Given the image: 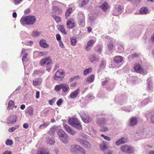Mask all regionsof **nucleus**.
Listing matches in <instances>:
<instances>
[{"label":"nucleus","instance_id":"8","mask_svg":"<svg viewBox=\"0 0 154 154\" xmlns=\"http://www.w3.org/2000/svg\"><path fill=\"white\" fill-rule=\"evenodd\" d=\"M51 60L49 57H46L42 59L40 61V63L41 66H44L46 64L47 66H50L51 65Z\"/></svg>","mask_w":154,"mask_h":154},{"label":"nucleus","instance_id":"58","mask_svg":"<svg viewBox=\"0 0 154 154\" xmlns=\"http://www.w3.org/2000/svg\"><path fill=\"white\" fill-rule=\"evenodd\" d=\"M100 130L102 132L106 131L108 130V128L106 127H103L101 128L100 129Z\"/></svg>","mask_w":154,"mask_h":154},{"label":"nucleus","instance_id":"24","mask_svg":"<svg viewBox=\"0 0 154 154\" xmlns=\"http://www.w3.org/2000/svg\"><path fill=\"white\" fill-rule=\"evenodd\" d=\"M36 154H50V153L47 149H41L37 151Z\"/></svg>","mask_w":154,"mask_h":154},{"label":"nucleus","instance_id":"6","mask_svg":"<svg viewBox=\"0 0 154 154\" xmlns=\"http://www.w3.org/2000/svg\"><path fill=\"white\" fill-rule=\"evenodd\" d=\"M123 9V6L122 5L116 6L115 7L112 12V14L116 16H118L122 13Z\"/></svg>","mask_w":154,"mask_h":154},{"label":"nucleus","instance_id":"47","mask_svg":"<svg viewBox=\"0 0 154 154\" xmlns=\"http://www.w3.org/2000/svg\"><path fill=\"white\" fill-rule=\"evenodd\" d=\"M52 16L57 23L59 22L61 20V18L58 16L54 15H52Z\"/></svg>","mask_w":154,"mask_h":154},{"label":"nucleus","instance_id":"60","mask_svg":"<svg viewBox=\"0 0 154 154\" xmlns=\"http://www.w3.org/2000/svg\"><path fill=\"white\" fill-rule=\"evenodd\" d=\"M87 97L89 99H93L94 98V97L91 94H88Z\"/></svg>","mask_w":154,"mask_h":154},{"label":"nucleus","instance_id":"5","mask_svg":"<svg viewBox=\"0 0 154 154\" xmlns=\"http://www.w3.org/2000/svg\"><path fill=\"white\" fill-rule=\"evenodd\" d=\"M57 134L62 142L64 143H66L68 137L67 134L61 130L57 131Z\"/></svg>","mask_w":154,"mask_h":154},{"label":"nucleus","instance_id":"56","mask_svg":"<svg viewBox=\"0 0 154 154\" xmlns=\"http://www.w3.org/2000/svg\"><path fill=\"white\" fill-rule=\"evenodd\" d=\"M23 0H13L14 4L15 5H17L20 4Z\"/></svg>","mask_w":154,"mask_h":154},{"label":"nucleus","instance_id":"12","mask_svg":"<svg viewBox=\"0 0 154 154\" xmlns=\"http://www.w3.org/2000/svg\"><path fill=\"white\" fill-rule=\"evenodd\" d=\"M17 116L15 115H11L8 118L7 123L8 124H13L15 122L17 119Z\"/></svg>","mask_w":154,"mask_h":154},{"label":"nucleus","instance_id":"16","mask_svg":"<svg viewBox=\"0 0 154 154\" xmlns=\"http://www.w3.org/2000/svg\"><path fill=\"white\" fill-rule=\"evenodd\" d=\"M80 148V146L76 145H72L70 148V150L72 152L76 153Z\"/></svg>","mask_w":154,"mask_h":154},{"label":"nucleus","instance_id":"42","mask_svg":"<svg viewBox=\"0 0 154 154\" xmlns=\"http://www.w3.org/2000/svg\"><path fill=\"white\" fill-rule=\"evenodd\" d=\"M55 129L54 127H52L51 128L49 131L48 132V134L51 135L52 136H54L55 134Z\"/></svg>","mask_w":154,"mask_h":154},{"label":"nucleus","instance_id":"37","mask_svg":"<svg viewBox=\"0 0 154 154\" xmlns=\"http://www.w3.org/2000/svg\"><path fill=\"white\" fill-rule=\"evenodd\" d=\"M33 109L30 107H28L27 108L26 110V112L30 116H32L33 114Z\"/></svg>","mask_w":154,"mask_h":154},{"label":"nucleus","instance_id":"7","mask_svg":"<svg viewBox=\"0 0 154 154\" xmlns=\"http://www.w3.org/2000/svg\"><path fill=\"white\" fill-rule=\"evenodd\" d=\"M64 72L62 69L58 70L56 72L54 79L58 81H61L64 78V76H59V75H60L61 76H64Z\"/></svg>","mask_w":154,"mask_h":154},{"label":"nucleus","instance_id":"41","mask_svg":"<svg viewBox=\"0 0 154 154\" xmlns=\"http://www.w3.org/2000/svg\"><path fill=\"white\" fill-rule=\"evenodd\" d=\"M48 144H49L52 145L55 142L54 138L52 137H48L47 139Z\"/></svg>","mask_w":154,"mask_h":154},{"label":"nucleus","instance_id":"57","mask_svg":"<svg viewBox=\"0 0 154 154\" xmlns=\"http://www.w3.org/2000/svg\"><path fill=\"white\" fill-rule=\"evenodd\" d=\"M105 66V61L103 60L101 61L100 65V68H104Z\"/></svg>","mask_w":154,"mask_h":154},{"label":"nucleus","instance_id":"4","mask_svg":"<svg viewBox=\"0 0 154 154\" xmlns=\"http://www.w3.org/2000/svg\"><path fill=\"white\" fill-rule=\"evenodd\" d=\"M120 149L122 152L129 154L133 153L134 151V149L132 146L126 145L122 146Z\"/></svg>","mask_w":154,"mask_h":154},{"label":"nucleus","instance_id":"36","mask_svg":"<svg viewBox=\"0 0 154 154\" xmlns=\"http://www.w3.org/2000/svg\"><path fill=\"white\" fill-rule=\"evenodd\" d=\"M147 83L148 87V91L149 92H151L152 91V88L151 85L152 84V82L150 79H148L147 80Z\"/></svg>","mask_w":154,"mask_h":154},{"label":"nucleus","instance_id":"49","mask_svg":"<svg viewBox=\"0 0 154 154\" xmlns=\"http://www.w3.org/2000/svg\"><path fill=\"white\" fill-rule=\"evenodd\" d=\"M76 140L80 144L82 145L85 140L79 138H77L76 139Z\"/></svg>","mask_w":154,"mask_h":154},{"label":"nucleus","instance_id":"44","mask_svg":"<svg viewBox=\"0 0 154 154\" xmlns=\"http://www.w3.org/2000/svg\"><path fill=\"white\" fill-rule=\"evenodd\" d=\"M82 146L85 148H89L90 147V144L88 141L85 140Z\"/></svg>","mask_w":154,"mask_h":154},{"label":"nucleus","instance_id":"34","mask_svg":"<svg viewBox=\"0 0 154 154\" xmlns=\"http://www.w3.org/2000/svg\"><path fill=\"white\" fill-rule=\"evenodd\" d=\"M70 42L71 45L73 46H75L77 42L76 37L75 36L71 37L70 38Z\"/></svg>","mask_w":154,"mask_h":154},{"label":"nucleus","instance_id":"43","mask_svg":"<svg viewBox=\"0 0 154 154\" xmlns=\"http://www.w3.org/2000/svg\"><path fill=\"white\" fill-rule=\"evenodd\" d=\"M72 11V9L71 8H69L66 10L65 13V16L66 17L71 14Z\"/></svg>","mask_w":154,"mask_h":154},{"label":"nucleus","instance_id":"39","mask_svg":"<svg viewBox=\"0 0 154 154\" xmlns=\"http://www.w3.org/2000/svg\"><path fill=\"white\" fill-rule=\"evenodd\" d=\"M14 103L13 100H11L9 101L7 108L8 109L10 110V109H12L14 107Z\"/></svg>","mask_w":154,"mask_h":154},{"label":"nucleus","instance_id":"9","mask_svg":"<svg viewBox=\"0 0 154 154\" xmlns=\"http://www.w3.org/2000/svg\"><path fill=\"white\" fill-rule=\"evenodd\" d=\"M76 25V23L73 19H69L66 22V26L68 29L74 28Z\"/></svg>","mask_w":154,"mask_h":154},{"label":"nucleus","instance_id":"45","mask_svg":"<svg viewBox=\"0 0 154 154\" xmlns=\"http://www.w3.org/2000/svg\"><path fill=\"white\" fill-rule=\"evenodd\" d=\"M92 71V68H89L85 70L83 72V74L86 75L90 73Z\"/></svg>","mask_w":154,"mask_h":154},{"label":"nucleus","instance_id":"35","mask_svg":"<svg viewBox=\"0 0 154 154\" xmlns=\"http://www.w3.org/2000/svg\"><path fill=\"white\" fill-rule=\"evenodd\" d=\"M151 101V100L149 98H146L140 102V105L141 106H143L147 104Z\"/></svg>","mask_w":154,"mask_h":154},{"label":"nucleus","instance_id":"13","mask_svg":"<svg viewBox=\"0 0 154 154\" xmlns=\"http://www.w3.org/2000/svg\"><path fill=\"white\" fill-rule=\"evenodd\" d=\"M134 137L138 140L145 138L143 131H138L134 134Z\"/></svg>","mask_w":154,"mask_h":154},{"label":"nucleus","instance_id":"1","mask_svg":"<svg viewBox=\"0 0 154 154\" xmlns=\"http://www.w3.org/2000/svg\"><path fill=\"white\" fill-rule=\"evenodd\" d=\"M36 21L35 17L33 16H28L23 17L20 20V22L23 25H32Z\"/></svg>","mask_w":154,"mask_h":154},{"label":"nucleus","instance_id":"61","mask_svg":"<svg viewBox=\"0 0 154 154\" xmlns=\"http://www.w3.org/2000/svg\"><path fill=\"white\" fill-rule=\"evenodd\" d=\"M79 76H75L74 77H73L71 78L70 79H69V81L70 82H72L76 78H77V79H78V78H79Z\"/></svg>","mask_w":154,"mask_h":154},{"label":"nucleus","instance_id":"53","mask_svg":"<svg viewBox=\"0 0 154 154\" xmlns=\"http://www.w3.org/2000/svg\"><path fill=\"white\" fill-rule=\"evenodd\" d=\"M6 144L8 146H11L13 144V142L11 140L8 139L6 141Z\"/></svg>","mask_w":154,"mask_h":154},{"label":"nucleus","instance_id":"64","mask_svg":"<svg viewBox=\"0 0 154 154\" xmlns=\"http://www.w3.org/2000/svg\"><path fill=\"white\" fill-rule=\"evenodd\" d=\"M105 154H112V152L110 150H108L105 152Z\"/></svg>","mask_w":154,"mask_h":154},{"label":"nucleus","instance_id":"63","mask_svg":"<svg viewBox=\"0 0 154 154\" xmlns=\"http://www.w3.org/2000/svg\"><path fill=\"white\" fill-rule=\"evenodd\" d=\"M56 38L57 39L58 41H60L61 39V36L59 34H57L56 35Z\"/></svg>","mask_w":154,"mask_h":154},{"label":"nucleus","instance_id":"30","mask_svg":"<svg viewBox=\"0 0 154 154\" xmlns=\"http://www.w3.org/2000/svg\"><path fill=\"white\" fill-rule=\"evenodd\" d=\"M82 119L83 121L85 123H89L91 121V119L88 115L82 116Z\"/></svg>","mask_w":154,"mask_h":154},{"label":"nucleus","instance_id":"55","mask_svg":"<svg viewBox=\"0 0 154 154\" xmlns=\"http://www.w3.org/2000/svg\"><path fill=\"white\" fill-rule=\"evenodd\" d=\"M62 102H63V100L62 99L60 98V99H59L57 101V102L56 103H57V105L58 106H59L61 105V104Z\"/></svg>","mask_w":154,"mask_h":154},{"label":"nucleus","instance_id":"22","mask_svg":"<svg viewBox=\"0 0 154 154\" xmlns=\"http://www.w3.org/2000/svg\"><path fill=\"white\" fill-rule=\"evenodd\" d=\"M42 81V79L41 78L35 79L33 81V85L35 86L39 85Z\"/></svg>","mask_w":154,"mask_h":154},{"label":"nucleus","instance_id":"10","mask_svg":"<svg viewBox=\"0 0 154 154\" xmlns=\"http://www.w3.org/2000/svg\"><path fill=\"white\" fill-rule=\"evenodd\" d=\"M63 126L65 130L71 135L73 136L76 134V132L67 125L64 124Z\"/></svg>","mask_w":154,"mask_h":154},{"label":"nucleus","instance_id":"59","mask_svg":"<svg viewBox=\"0 0 154 154\" xmlns=\"http://www.w3.org/2000/svg\"><path fill=\"white\" fill-rule=\"evenodd\" d=\"M59 10V8L57 6H54L53 7L52 11L53 12H56Z\"/></svg>","mask_w":154,"mask_h":154},{"label":"nucleus","instance_id":"54","mask_svg":"<svg viewBox=\"0 0 154 154\" xmlns=\"http://www.w3.org/2000/svg\"><path fill=\"white\" fill-rule=\"evenodd\" d=\"M40 34V33L39 32L33 31L32 32V35L35 37L38 36Z\"/></svg>","mask_w":154,"mask_h":154},{"label":"nucleus","instance_id":"33","mask_svg":"<svg viewBox=\"0 0 154 154\" xmlns=\"http://www.w3.org/2000/svg\"><path fill=\"white\" fill-rule=\"evenodd\" d=\"M94 79V75H89L87 78L86 82H93Z\"/></svg>","mask_w":154,"mask_h":154},{"label":"nucleus","instance_id":"28","mask_svg":"<svg viewBox=\"0 0 154 154\" xmlns=\"http://www.w3.org/2000/svg\"><path fill=\"white\" fill-rule=\"evenodd\" d=\"M58 30L64 35H66L67 32L65 30L64 27L63 25H59L58 26Z\"/></svg>","mask_w":154,"mask_h":154},{"label":"nucleus","instance_id":"25","mask_svg":"<svg viewBox=\"0 0 154 154\" xmlns=\"http://www.w3.org/2000/svg\"><path fill=\"white\" fill-rule=\"evenodd\" d=\"M149 13L148 9L146 7H143L141 8L140 10L139 14H145Z\"/></svg>","mask_w":154,"mask_h":154},{"label":"nucleus","instance_id":"15","mask_svg":"<svg viewBox=\"0 0 154 154\" xmlns=\"http://www.w3.org/2000/svg\"><path fill=\"white\" fill-rule=\"evenodd\" d=\"M128 140L127 138L122 137L119 139L115 142V144L117 146H119L122 144L124 143L127 142Z\"/></svg>","mask_w":154,"mask_h":154},{"label":"nucleus","instance_id":"52","mask_svg":"<svg viewBox=\"0 0 154 154\" xmlns=\"http://www.w3.org/2000/svg\"><path fill=\"white\" fill-rule=\"evenodd\" d=\"M95 17L92 15H90L89 19V20L91 21V22H93L95 20Z\"/></svg>","mask_w":154,"mask_h":154},{"label":"nucleus","instance_id":"23","mask_svg":"<svg viewBox=\"0 0 154 154\" xmlns=\"http://www.w3.org/2000/svg\"><path fill=\"white\" fill-rule=\"evenodd\" d=\"M146 117L147 119L150 118L151 122L154 124V113L151 112L147 113L146 114Z\"/></svg>","mask_w":154,"mask_h":154},{"label":"nucleus","instance_id":"51","mask_svg":"<svg viewBox=\"0 0 154 154\" xmlns=\"http://www.w3.org/2000/svg\"><path fill=\"white\" fill-rule=\"evenodd\" d=\"M78 151L79 152L80 154H86L85 151L84 149L81 147L80 146V148H79Z\"/></svg>","mask_w":154,"mask_h":154},{"label":"nucleus","instance_id":"19","mask_svg":"<svg viewBox=\"0 0 154 154\" xmlns=\"http://www.w3.org/2000/svg\"><path fill=\"white\" fill-rule=\"evenodd\" d=\"M137 119L135 117H132L130 119L129 125L131 126H133L137 125Z\"/></svg>","mask_w":154,"mask_h":154},{"label":"nucleus","instance_id":"20","mask_svg":"<svg viewBox=\"0 0 154 154\" xmlns=\"http://www.w3.org/2000/svg\"><path fill=\"white\" fill-rule=\"evenodd\" d=\"M115 41L114 40H110L107 44L108 48L110 51L112 50L114 47V44Z\"/></svg>","mask_w":154,"mask_h":154},{"label":"nucleus","instance_id":"40","mask_svg":"<svg viewBox=\"0 0 154 154\" xmlns=\"http://www.w3.org/2000/svg\"><path fill=\"white\" fill-rule=\"evenodd\" d=\"M100 148L102 150L104 151L108 148L107 146L105 144V142H103V143L100 144Z\"/></svg>","mask_w":154,"mask_h":154},{"label":"nucleus","instance_id":"48","mask_svg":"<svg viewBox=\"0 0 154 154\" xmlns=\"http://www.w3.org/2000/svg\"><path fill=\"white\" fill-rule=\"evenodd\" d=\"M101 136L103 137L106 140L108 141H110L111 139L109 137L105 136L103 134H101Z\"/></svg>","mask_w":154,"mask_h":154},{"label":"nucleus","instance_id":"21","mask_svg":"<svg viewBox=\"0 0 154 154\" xmlns=\"http://www.w3.org/2000/svg\"><path fill=\"white\" fill-rule=\"evenodd\" d=\"M123 60V58L122 56H117L115 57L114 61L115 63L118 64L121 63Z\"/></svg>","mask_w":154,"mask_h":154},{"label":"nucleus","instance_id":"27","mask_svg":"<svg viewBox=\"0 0 154 154\" xmlns=\"http://www.w3.org/2000/svg\"><path fill=\"white\" fill-rule=\"evenodd\" d=\"M96 41L92 39L88 42L87 44V46L86 48V50L87 51L88 50V48H91L95 42Z\"/></svg>","mask_w":154,"mask_h":154},{"label":"nucleus","instance_id":"2","mask_svg":"<svg viewBox=\"0 0 154 154\" xmlns=\"http://www.w3.org/2000/svg\"><path fill=\"white\" fill-rule=\"evenodd\" d=\"M69 124L77 129L81 130L82 128V125L78 120L76 118H71L68 120Z\"/></svg>","mask_w":154,"mask_h":154},{"label":"nucleus","instance_id":"46","mask_svg":"<svg viewBox=\"0 0 154 154\" xmlns=\"http://www.w3.org/2000/svg\"><path fill=\"white\" fill-rule=\"evenodd\" d=\"M18 127V126L16 125L14 127H11L9 128L8 131L10 132H11L14 131Z\"/></svg>","mask_w":154,"mask_h":154},{"label":"nucleus","instance_id":"18","mask_svg":"<svg viewBox=\"0 0 154 154\" xmlns=\"http://www.w3.org/2000/svg\"><path fill=\"white\" fill-rule=\"evenodd\" d=\"M106 122V120L105 119L103 118H100L98 119L97 120V121L96 123L97 124L101 127L103 124L105 123Z\"/></svg>","mask_w":154,"mask_h":154},{"label":"nucleus","instance_id":"62","mask_svg":"<svg viewBox=\"0 0 154 154\" xmlns=\"http://www.w3.org/2000/svg\"><path fill=\"white\" fill-rule=\"evenodd\" d=\"M27 55V54H25L23 56L22 58L23 62L25 60L26 58Z\"/></svg>","mask_w":154,"mask_h":154},{"label":"nucleus","instance_id":"38","mask_svg":"<svg viewBox=\"0 0 154 154\" xmlns=\"http://www.w3.org/2000/svg\"><path fill=\"white\" fill-rule=\"evenodd\" d=\"M89 59L92 62H93L94 61L96 60L97 59H98L97 56H96L94 54H92L90 55L89 57Z\"/></svg>","mask_w":154,"mask_h":154},{"label":"nucleus","instance_id":"31","mask_svg":"<svg viewBox=\"0 0 154 154\" xmlns=\"http://www.w3.org/2000/svg\"><path fill=\"white\" fill-rule=\"evenodd\" d=\"M100 8L104 11H106L109 8V5L107 3H104L100 5Z\"/></svg>","mask_w":154,"mask_h":154},{"label":"nucleus","instance_id":"3","mask_svg":"<svg viewBox=\"0 0 154 154\" xmlns=\"http://www.w3.org/2000/svg\"><path fill=\"white\" fill-rule=\"evenodd\" d=\"M55 90L59 91L61 89L64 93H68L69 90V85L66 83H62L56 85L54 88Z\"/></svg>","mask_w":154,"mask_h":154},{"label":"nucleus","instance_id":"50","mask_svg":"<svg viewBox=\"0 0 154 154\" xmlns=\"http://www.w3.org/2000/svg\"><path fill=\"white\" fill-rule=\"evenodd\" d=\"M49 125L48 122H45L41 124L39 126V128H45Z\"/></svg>","mask_w":154,"mask_h":154},{"label":"nucleus","instance_id":"29","mask_svg":"<svg viewBox=\"0 0 154 154\" xmlns=\"http://www.w3.org/2000/svg\"><path fill=\"white\" fill-rule=\"evenodd\" d=\"M88 0H79V7H83L88 4Z\"/></svg>","mask_w":154,"mask_h":154},{"label":"nucleus","instance_id":"11","mask_svg":"<svg viewBox=\"0 0 154 154\" xmlns=\"http://www.w3.org/2000/svg\"><path fill=\"white\" fill-rule=\"evenodd\" d=\"M78 17L80 23L84 24L85 22V17L84 14L81 12H79L78 13Z\"/></svg>","mask_w":154,"mask_h":154},{"label":"nucleus","instance_id":"14","mask_svg":"<svg viewBox=\"0 0 154 154\" xmlns=\"http://www.w3.org/2000/svg\"><path fill=\"white\" fill-rule=\"evenodd\" d=\"M134 69L135 71L140 73H143V69L141 65L139 64H136L134 66Z\"/></svg>","mask_w":154,"mask_h":154},{"label":"nucleus","instance_id":"17","mask_svg":"<svg viewBox=\"0 0 154 154\" xmlns=\"http://www.w3.org/2000/svg\"><path fill=\"white\" fill-rule=\"evenodd\" d=\"M79 88H78L75 91H72L69 95V97L72 99H74L75 98L79 93Z\"/></svg>","mask_w":154,"mask_h":154},{"label":"nucleus","instance_id":"26","mask_svg":"<svg viewBox=\"0 0 154 154\" xmlns=\"http://www.w3.org/2000/svg\"><path fill=\"white\" fill-rule=\"evenodd\" d=\"M39 45L43 48H46L49 47V45L47 44L45 40H41L39 42Z\"/></svg>","mask_w":154,"mask_h":154},{"label":"nucleus","instance_id":"32","mask_svg":"<svg viewBox=\"0 0 154 154\" xmlns=\"http://www.w3.org/2000/svg\"><path fill=\"white\" fill-rule=\"evenodd\" d=\"M145 138H148L151 137L152 134V132L149 131L143 130Z\"/></svg>","mask_w":154,"mask_h":154}]
</instances>
